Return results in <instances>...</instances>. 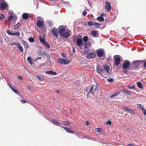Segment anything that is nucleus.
I'll list each match as a JSON object with an SVG mask.
<instances>
[{
    "label": "nucleus",
    "instance_id": "obj_1",
    "mask_svg": "<svg viewBox=\"0 0 146 146\" xmlns=\"http://www.w3.org/2000/svg\"><path fill=\"white\" fill-rule=\"evenodd\" d=\"M61 27L59 31L60 36L64 38H67L70 37L71 35V31L68 29L67 27L64 26H60Z\"/></svg>",
    "mask_w": 146,
    "mask_h": 146
},
{
    "label": "nucleus",
    "instance_id": "obj_2",
    "mask_svg": "<svg viewBox=\"0 0 146 146\" xmlns=\"http://www.w3.org/2000/svg\"><path fill=\"white\" fill-rule=\"evenodd\" d=\"M38 19L40 20H38L36 23V25L39 28H41L44 25V21L43 19L40 17H38Z\"/></svg>",
    "mask_w": 146,
    "mask_h": 146
},
{
    "label": "nucleus",
    "instance_id": "obj_3",
    "mask_svg": "<svg viewBox=\"0 0 146 146\" xmlns=\"http://www.w3.org/2000/svg\"><path fill=\"white\" fill-rule=\"evenodd\" d=\"M58 62L60 64H67L70 62V61L66 59L60 58L58 60Z\"/></svg>",
    "mask_w": 146,
    "mask_h": 146
},
{
    "label": "nucleus",
    "instance_id": "obj_4",
    "mask_svg": "<svg viewBox=\"0 0 146 146\" xmlns=\"http://www.w3.org/2000/svg\"><path fill=\"white\" fill-rule=\"evenodd\" d=\"M106 5L105 7V9L108 11L109 12L110 11L111 7L110 3L107 1L105 2Z\"/></svg>",
    "mask_w": 146,
    "mask_h": 146
},
{
    "label": "nucleus",
    "instance_id": "obj_5",
    "mask_svg": "<svg viewBox=\"0 0 146 146\" xmlns=\"http://www.w3.org/2000/svg\"><path fill=\"white\" fill-rule=\"evenodd\" d=\"M130 64L129 61L124 62L123 64V68L125 70L127 69L129 67Z\"/></svg>",
    "mask_w": 146,
    "mask_h": 146
},
{
    "label": "nucleus",
    "instance_id": "obj_6",
    "mask_svg": "<svg viewBox=\"0 0 146 146\" xmlns=\"http://www.w3.org/2000/svg\"><path fill=\"white\" fill-rule=\"evenodd\" d=\"M8 7V4L6 3H1L0 7L3 10L5 9L7 7Z\"/></svg>",
    "mask_w": 146,
    "mask_h": 146
},
{
    "label": "nucleus",
    "instance_id": "obj_7",
    "mask_svg": "<svg viewBox=\"0 0 146 146\" xmlns=\"http://www.w3.org/2000/svg\"><path fill=\"white\" fill-rule=\"evenodd\" d=\"M140 62L141 61L140 60H137L133 62V67L135 68H138Z\"/></svg>",
    "mask_w": 146,
    "mask_h": 146
},
{
    "label": "nucleus",
    "instance_id": "obj_8",
    "mask_svg": "<svg viewBox=\"0 0 146 146\" xmlns=\"http://www.w3.org/2000/svg\"><path fill=\"white\" fill-rule=\"evenodd\" d=\"M104 52V51L103 50H99L97 52V54L99 57H101L103 56Z\"/></svg>",
    "mask_w": 146,
    "mask_h": 146
},
{
    "label": "nucleus",
    "instance_id": "obj_9",
    "mask_svg": "<svg viewBox=\"0 0 146 146\" xmlns=\"http://www.w3.org/2000/svg\"><path fill=\"white\" fill-rule=\"evenodd\" d=\"M29 14L24 13L22 15V18L23 19L26 20L29 18Z\"/></svg>",
    "mask_w": 146,
    "mask_h": 146
},
{
    "label": "nucleus",
    "instance_id": "obj_10",
    "mask_svg": "<svg viewBox=\"0 0 146 146\" xmlns=\"http://www.w3.org/2000/svg\"><path fill=\"white\" fill-rule=\"evenodd\" d=\"M82 39L80 38H78L76 41V43L78 46H79L82 44Z\"/></svg>",
    "mask_w": 146,
    "mask_h": 146
},
{
    "label": "nucleus",
    "instance_id": "obj_11",
    "mask_svg": "<svg viewBox=\"0 0 146 146\" xmlns=\"http://www.w3.org/2000/svg\"><path fill=\"white\" fill-rule=\"evenodd\" d=\"M95 54L93 53H90L87 56V58L89 59L90 58H93L95 57Z\"/></svg>",
    "mask_w": 146,
    "mask_h": 146
},
{
    "label": "nucleus",
    "instance_id": "obj_12",
    "mask_svg": "<svg viewBox=\"0 0 146 146\" xmlns=\"http://www.w3.org/2000/svg\"><path fill=\"white\" fill-rule=\"evenodd\" d=\"M115 64L117 66H118L120 64L121 59L120 58L117 57L115 59Z\"/></svg>",
    "mask_w": 146,
    "mask_h": 146
},
{
    "label": "nucleus",
    "instance_id": "obj_13",
    "mask_svg": "<svg viewBox=\"0 0 146 146\" xmlns=\"http://www.w3.org/2000/svg\"><path fill=\"white\" fill-rule=\"evenodd\" d=\"M62 127L65 129L67 132L68 133H74V131H71L69 128H67L65 127Z\"/></svg>",
    "mask_w": 146,
    "mask_h": 146
},
{
    "label": "nucleus",
    "instance_id": "obj_14",
    "mask_svg": "<svg viewBox=\"0 0 146 146\" xmlns=\"http://www.w3.org/2000/svg\"><path fill=\"white\" fill-rule=\"evenodd\" d=\"M103 71V69L100 66H98L97 68V72L98 73L100 74Z\"/></svg>",
    "mask_w": 146,
    "mask_h": 146
},
{
    "label": "nucleus",
    "instance_id": "obj_15",
    "mask_svg": "<svg viewBox=\"0 0 146 146\" xmlns=\"http://www.w3.org/2000/svg\"><path fill=\"white\" fill-rule=\"evenodd\" d=\"M39 39L41 42L42 44L46 42L45 38L44 37H42L40 35L39 36Z\"/></svg>",
    "mask_w": 146,
    "mask_h": 146
},
{
    "label": "nucleus",
    "instance_id": "obj_16",
    "mask_svg": "<svg viewBox=\"0 0 146 146\" xmlns=\"http://www.w3.org/2000/svg\"><path fill=\"white\" fill-rule=\"evenodd\" d=\"M104 69L105 70H106L107 72L108 73V74H110L109 71V70L110 69L109 67L107 65H104Z\"/></svg>",
    "mask_w": 146,
    "mask_h": 146
},
{
    "label": "nucleus",
    "instance_id": "obj_17",
    "mask_svg": "<svg viewBox=\"0 0 146 146\" xmlns=\"http://www.w3.org/2000/svg\"><path fill=\"white\" fill-rule=\"evenodd\" d=\"M61 0H55V6L57 5V6H60L61 3Z\"/></svg>",
    "mask_w": 146,
    "mask_h": 146
},
{
    "label": "nucleus",
    "instance_id": "obj_18",
    "mask_svg": "<svg viewBox=\"0 0 146 146\" xmlns=\"http://www.w3.org/2000/svg\"><path fill=\"white\" fill-rule=\"evenodd\" d=\"M21 26V24L20 23H18L14 26V28L15 30L19 29Z\"/></svg>",
    "mask_w": 146,
    "mask_h": 146
},
{
    "label": "nucleus",
    "instance_id": "obj_19",
    "mask_svg": "<svg viewBox=\"0 0 146 146\" xmlns=\"http://www.w3.org/2000/svg\"><path fill=\"white\" fill-rule=\"evenodd\" d=\"M18 46V48L19 50L21 52H23V49L21 46V45L19 43L18 44V45H17Z\"/></svg>",
    "mask_w": 146,
    "mask_h": 146
},
{
    "label": "nucleus",
    "instance_id": "obj_20",
    "mask_svg": "<svg viewBox=\"0 0 146 146\" xmlns=\"http://www.w3.org/2000/svg\"><path fill=\"white\" fill-rule=\"evenodd\" d=\"M42 54L43 55H44L45 56H47V58H48L50 59V56L49 55L48 53L46 51H44L42 53Z\"/></svg>",
    "mask_w": 146,
    "mask_h": 146
},
{
    "label": "nucleus",
    "instance_id": "obj_21",
    "mask_svg": "<svg viewBox=\"0 0 146 146\" xmlns=\"http://www.w3.org/2000/svg\"><path fill=\"white\" fill-rule=\"evenodd\" d=\"M27 60L31 64L33 65V60L31 58V57L30 56H29L27 58Z\"/></svg>",
    "mask_w": 146,
    "mask_h": 146
},
{
    "label": "nucleus",
    "instance_id": "obj_22",
    "mask_svg": "<svg viewBox=\"0 0 146 146\" xmlns=\"http://www.w3.org/2000/svg\"><path fill=\"white\" fill-rule=\"evenodd\" d=\"M137 106L142 111H143V110H144V109H145L143 106H142L140 104H137Z\"/></svg>",
    "mask_w": 146,
    "mask_h": 146
},
{
    "label": "nucleus",
    "instance_id": "obj_23",
    "mask_svg": "<svg viewBox=\"0 0 146 146\" xmlns=\"http://www.w3.org/2000/svg\"><path fill=\"white\" fill-rule=\"evenodd\" d=\"M46 73L48 74L55 75V72L52 71H48L46 72Z\"/></svg>",
    "mask_w": 146,
    "mask_h": 146
},
{
    "label": "nucleus",
    "instance_id": "obj_24",
    "mask_svg": "<svg viewBox=\"0 0 146 146\" xmlns=\"http://www.w3.org/2000/svg\"><path fill=\"white\" fill-rule=\"evenodd\" d=\"M97 20L100 22H103L104 21V18L102 16H100L98 17Z\"/></svg>",
    "mask_w": 146,
    "mask_h": 146
},
{
    "label": "nucleus",
    "instance_id": "obj_25",
    "mask_svg": "<svg viewBox=\"0 0 146 146\" xmlns=\"http://www.w3.org/2000/svg\"><path fill=\"white\" fill-rule=\"evenodd\" d=\"M92 35L94 37H97V33L96 31H94L91 32V33Z\"/></svg>",
    "mask_w": 146,
    "mask_h": 146
},
{
    "label": "nucleus",
    "instance_id": "obj_26",
    "mask_svg": "<svg viewBox=\"0 0 146 146\" xmlns=\"http://www.w3.org/2000/svg\"><path fill=\"white\" fill-rule=\"evenodd\" d=\"M120 94V92H117L115 93L114 94H113L112 95H111L110 96V98H113L115 96H116Z\"/></svg>",
    "mask_w": 146,
    "mask_h": 146
},
{
    "label": "nucleus",
    "instance_id": "obj_27",
    "mask_svg": "<svg viewBox=\"0 0 146 146\" xmlns=\"http://www.w3.org/2000/svg\"><path fill=\"white\" fill-rule=\"evenodd\" d=\"M137 86L140 88H143L142 85L141 83L140 82H137Z\"/></svg>",
    "mask_w": 146,
    "mask_h": 146
},
{
    "label": "nucleus",
    "instance_id": "obj_28",
    "mask_svg": "<svg viewBox=\"0 0 146 146\" xmlns=\"http://www.w3.org/2000/svg\"><path fill=\"white\" fill-rule=\"evenodd\" d=\"M84 41L85 43L88 40V38L87 36H84L83 37Z\"/></svg>",
    "mask_w": 146,
    "mask_h": 146
},
{
    "label": "nucleus",
    "instance_id": "obj_29",
    "mask_svg": "<svg viewBox=\"0 0 146 146\" xmlns=\"http://www.w3.org/2000/svg\"><path fill=\"white\" fill-rule=\"evenodd\" d=\"M127 111L131 114H134L135 113L134 111L131 109L129 108Z\"/></svg>",
    "mask_w": 146,
    "mask_h": 146
},
{
    "label": "nucleus",
    "instance_id": "obj_30",
    "mask_svg": "<svg viewBox=\"0 0 146 146\" xmlns=\"http://www.w3.org/2000/svg\"><path fill=\"white\" fill-rule=\"evenodd\" d=\"M43 44L48 48L50 47L49 44L46 42L43 43Z\"/></svg>",
    "mask_w": 146,
    "mask_h": 146
},
{
    "label": "nucleus",
    "instance_id": "obj_31",
    "mask_svg": "<svg viewBox=\"0 0 146 146\" xmlns=\"http://www.w3.org/2000/svg\"><path fill=\"white\" fill-rule=\"evenodd\" d=\"M20 33L18 31L17 32L15 33H13V35H16V36H20Z\"/></svg>",
    "mask_w": 146,
    "mask_h": 146
},
{
    "label": "nucleus",
    "instance_id": "obj_32",
    "mask_svg": "<svg viewBox=\"0 0 146 146\" xmlns=\"http://www.w3.org/2000/svg\"><path fill=\"white\" fill-rule=\"evenodd\" d=\"M93 88L92 87H91L90 88L89 92H88L87 94V97H88L89 96V93H91L92 94H93L92 90H93Z\"/></svg>",
    "mask_w": 146,
    "mask_h": 146
},
{
    "label": "nucleus",
    "instance_id": "obj_33",
    "mask_svg": "<svg viewBox=\"0 0 146 146\" xmlns=\"http://www.w3.org/2000/svg\"><path fill=\"white\" fill-rule=\"evenodd\" d=\"M28 40L29 42H34L35 41L34 40L33 38L31 37H30L29 39Z\"/></svg>",
    "mask_w": 146,
    "mask_h": 146
},
{
    "label": "nucleus",
    "instance_id": "obj_34",
    "mask_svg": "<svg viewBox=\"0 0 146 146\" xmlns=\"http://www.w3.org/2000/svg\"><path fill=\"white\" fill-rule=\"evenodd\" d=\"M93 25L94 26V27H99L100 26V25L97 23H94Z\"/></svg>",
    "mask_w": 146,
    "mask_h": 146
},
{
    "label": "nucleus",
    "instance_id": "obj_35",
    "mask_svg": "<svg viewBox=\"0 0 146 146\" xmlns=\"http://www.w3.org/2000/svg\"><path fill=\"white\" fill-rule=\"evenodd\" d=\"M19 43L18 42H12L10 43V45L11 46L13 45H18Z\"/></svg>",
    "mask_w": 146,
    "mask_h": 146
},
{
    "label": "nucleus",
    "instance_id": "obj_36",
    "mask_svg": "<svg viewBox=\"0 0 146 146\" xmlns=\"http://www.w3.org/2000/svg\"><path fill=\"white\" fill-rule=\"evenodd\" d=\"M127 88L129 89H134L135 88V86L134 85H133L131 86L130 85H128L127 86Z\"/></svg>",
    "mask_w": 146,
    "mask_h": 146
},
{
    "label": "nucleus",
    "instance_id": "obj_37",
    "mask_svg": "<svg viewBox=\"0 0 146 146\" xmlns=\"http://www.w3.org/2000/svg\"><path fill=\"white\" fill-rule=\"evenodd\" d=\"M63 122V124L65 125H70V124L67 121H64Z\"/></svg>",
    "mask_w": 146,
    "mask_h": 146
},
{
    "label": "nucleus",
    "instance_id": "obj_38",
    "mask_svg": "<svg viewBox=\"0 0 146 146\" xmlns=\"http://www.w3.org/2000/svg\"><path fill=\"white\" fill-rule=\"evenodd\" d=\"M88 26H92L93 25L94 23L92 21H89L88 23Z\"/></svg>",
    "mask_w": 146,
    "mask_h": 146
},
{
    "label": "nucleus",
    "instance_id": "obj_39",
    "mask_svg": "<svg viewBox=\"0 0 146 146\" xmlns=\"http://www.w3.org/2000/svg\"><path fill=\"white\" fill-rule=\"evenodd\" d=\"M12 90L15 93L18 94L19 92L17 89H15L13 88V89H12Z\"/></svg>",
    "mask_w": 146,
    "mask_h": 146
},
{
    "label": "nucleus",
    "instance_id": "obj_40",
    "mask_svg": "<svg viewBox=\"0 0 146 146\" xmlns=\"http://www.w3.org/2000/svg\"><path fill=\"white\" fill-rule=\"evenodd\" d=\"M129 108L127 107L126 106H124L122 107L123 110L124 111H127V110H128Z\"/></svg>",
    "mask_w": 146,
    "mask_h": 146
},
{
    "label": "nucleus",
    "instance_id": "obj_41",
    "mask_svg": "<svg viewBox=\"0 0 146 146\" xmlns=\"http://www.w3.org/2000/svg\"><path fill=\"white\" fill-rule=\"evenodd\" d=\"M101 130V129L100 128H97L95 129V131L97 132H100Z\"/></svg>",
    "mask_w": 146,
    "mask_h": 146
},
{
    "label": "nucleus",
    "instance_id": "obj_42",
    "mask_svg": "<svg viewBox=\"0 0 146 146\" xmlns=\"http://www.w3.org/2000/svg\"><path fill=\"white\" fill-rule=\"evenodd\" d=\"M4 18V15L2 14L0 16V19L1 20H3Z\"/></svg>",
    "mask_w": 146,
    "mask_h": 146
},
{
    "label": "nucleus",
    "instance_id": "obj_43",
    "mask_svg": "<svg viewBox=\"0 0 146 146\" xmlns=\"http://www.w3.org/2000/svg\"><path fill=\"white\" fill-rule=\"evenodd\" d=\"M21 102L23 104H24L26 103H27L28 102V101H25L24 100H23L22 99L21 100Z\"/></svg>",
    "mask_w": 146,
    "mask_h": 146
},
{
    "label": "nucleus",
    "instance_id": "obj_44",
    "mask_svg": "<svg viewBox=\"0 0 146 146\" xmlns=\"http://www.w3.org/2000/svg\"><path fill=\"white\" fill-rule=\"evenodd\" d=\"M13 17L12 16H10L9 17L8 19L9 21H11V20L13 19Z\"/></svg>",
    "mask_w": 146,
    "mask_h": 146
},
{
    "label": "nucleus",
    "instance_id": "obj_45",
    "mask_svg": "<svg viewBox=\"0 0 146 146\" xmlns=\"http://www.w3.org/2000/svg\"><path fill=\"white\" fill-rule=\"evenodd\" d=\"M107 81L110 82H112L113 81V78H110L109 79H107Z\"/></svg>",
    "mask_w": 146,
    "mask_h": 146
},
{
    "label": "nucleus",
    "instance_id": "obj_46",
    "mask_svg": "<svg viewBox=\"0 0 146 146\" xmlns=\"http://www.w3.org/2000/svg\"><path fill=\"white\" fill-rule=\"evenodd\" d=\"M111 122L110 120L107 121L106 123V124H109L110 125H111Z\"/></svg>",
    "mask_w": 146,
    "mask_h": 146
},
{
    "label": "nucleus",
    "instance_id": "obj_47",
    "mask_svg": "<svg viewBox=\"0 0 146 146\" xmlns=\"http://www.w3.org/2000/svg\"><path fill=\"white\" fill-rule=\"evenodd\" d=\"M7 34L9 35H13V33H12L10 31H7Z\"/></svg>",
    "mask_w": 146,
    "mask_h": 146
},
{
    "label": "nucleus",
    "instance_id": "obj_48",
    "mask_svg": "<svg viewBox=\"0 0 146 146\" xmlns=\"http://www.w3.org/2000/svg\"><path fill=\"white\" fill-rule=\"evenodd\" d=\"M55 124H57V125L60 126V123L58 122L57 120H55Z\"/></svg>",
    "mask_w": 146,
    "mask_h": 146
},
{
    "label": "nucleus",
    "instance_id": "obj_49",
    "mask_svg": "<svg viewBox=\"0 0 146 146\" xmlns=\"http://www.w3.org/2000/svg\"><path fill=\"white\" fill-rule=\"evenodd\" d=\"M87 13V12L85 10L82 12V15L84 16H85L86 14Z\"/></svg>",
    "mask_w": 146,
    "mask_h": 146
},
{
    "label": "nucleus",
    "instance_id": "obj_50",
    "mask_svg": "<svg viewBox=\"0 0 146 146\" xmlns=\"http://www.w3.org/2000/svg\"><path fill=\"white\" fill-rule=\"evenodd\" d=\"M37 78L41 81L43 80V78H42L40 76H38Z\"/></svg>",
    "mask_w": 146,
    "mask_h": 146
},
{
    "label": "nucleus",
    "instance_id": "obj_51",
    "mask_svg": "<svg viewBox=\"0 0 146 146\" xmlns=\"http://www.w3.org/2000/svg\"><path fill=\"white\" fill-rule=\"evenodd\" d=\"M76 37L75 36H74L73 38V40L74 42H75L76 41Z\"/></svg>",
    "mask_w": 146,
    "mask_h": 146
},
{
    "label": "nucleus",
    "instance_id": "obj_52",
    "mask_svg": "<svg viewBox=\"0 0 146 146\" xmlns=\"http://www.w3.org/2000/svg\"><path fill=\"white\" fill-rule=\"evenodd\" d=\"M125 92L129 95H131V92L130 91H129L126 90V91H125Z\"/></svg>",
    "mask_w": 146,
    "mask_h": 146
},
{
    "label": "nucleus",
    "instance_id": "obj_53",
    "mask_svg": "<svg viewBox=\"0 0 146 146\" xmlns=\"http://www.w3.org/2000/svg\"><path fill=\"white\" fill-rule=\"evenodd\" d=\"M142 111H143V114L146 116V110L144 109V110H143Z\"/></svg>",
    "mask_w": 146,
    "mask_h": 146
},
{
    "label": "nucleus",
    "instance_id": "obj_54",
    "mask_svg": "<svg viewBox=\"0 0 146 146\" xmlns=\"http://www.w3.org/2000/svg\"><path fill=\"white\" fill-rule=\"evenodd\" d=\"M52 31L53 33V34L55 35V28L54 27L52 30Z\"/></svg>",
    "mask_w": 146,
    "mask_h": 146
},
{
    "label": "nucleus",
    "instance_id": "obj_55",
    "mask_svg": "<svg viewBox=\"0 0 146 146\" xmlns=\"http://www.w3.org/2000/svg\"><path fill=\"white\" fill-rule=\"evenodd\" d=\"M25 46H26L27 48H28L29 47V44L28 43H26L25 45H24Z\"/></svg>",
    "mask_w": 146,
    "mask_h": 146
},
{
    "label": "nucleus",
    "instance_id": "obj_56",
    "mask_svg": "<svg viewBox=\"0 0 146 146\" xmlns=\"http://www.w3.org/2000/svg\"><path fill=\"white\" fill-rule=\"evenodd\" d=\"M144 67L146 68V60L145 61L144 64Z\"/></svg>",
    "mask_w": 146,
    "mask_h": 146
},
{
    "label": "nucleus",
    "instance_id": "obj_57",
    "mask_svg": "<svg viewBox=\"0 0 146 146\" xmlns=\"http://www.w3.org/2000/svg\"><path fill=\"white\" fill-rule=\"evenodd\" d=\"M18 78L21 80H22L23 79V77L21 76H18Z\"/></svg>",
    "mask_w": 146,
    "mask_h": 146
},
{
    "label": "nucleus",
    "instance_id": "obj_58",
    "mask_svg": "<svg viewBox=\"0 0 146 146\" xmlns=\"http://www.w3.org/2000/svg\"><path fill=\"white\" fill-rule=\"evenodd\" d=\"M41 58L40 57H39L36 58V60H40L41 59Z\"/></svg>",
    "mask_w": 146,
    "mask_h": 146
},
{
    "label": "nucleus",
    "instance_id": "obj_59",
    "mask_svg": "<svg viewBox=\"0 0 146 146\" xmlns=\"http://www.w3.org/2000/svg\"><path fill=\"white\" fill-rule=\"evenodd\" d=\"M86 123L87 125H89V122L87 121H86Z\"/></svg>",
    "mask_w": 146,
    "mask_h": 146
},
{
    "label": "nucleus",
    "instance_id": "obj_60",
    "mask_svg": "<svg viewBox=\"0 0 146 146\" xmlns=\"http://www.w3.org/2000/svg\"><path fill=\"white\" fill-rule=\"evenodd\" d=\"M72 52H75V49L74 47H72Z\"/></svg>",
    "mask_w": 146,
    "mask_h": 146
},
{
    "label": "nucleus",
    "instance_id": "obj_61",
    "mask_svg": "<svg viewBox=\"0 0 146 146\" xmlns=\"http://www.w3.org/2000/svg\"><path fill=\"white\" fill-rule=\"evenodd\" d=\"M62 56H63V57H65V55L64 54V53H62Z\"/></svg>",
    "mask_w": 146,
    "mask_h": 146
},
{
    "label": "nucleus",
    "instance_id": "obj_62",
    "mask_svg": "<svg viewBox=\"0 0 146 146\" xmlns=\"http://www.w3.org/2000/svg\"><path fill=\"white\" fill-rule=\"evenodd\" d=\"M22 42H23V43L24 44V45H25V44L26 43L25 42V41L23 40L22 41Z\"/></svg>",
    "mask_w": 146,
    "mask_h": 146
},
{
    "label": "nucleus",
    "instance_id": "obj_63",
    "mask_svg": "<svg viewBox=\"0 0 146 146\" xmlns=\"http://www.w3.org/2000/svg\"><path fill=\"white\" fill-rule=\"evenodd\" d=\"M84 48L86 49L87 47V44L86 43L84 45Z\"/></svg>",
    "mask_w": 146,
    "mask_h": 146
},
{
    "label": "nucleus",
    "instance_id": "obj_64",
    "mask_svg": "<svg viewBox=\"0 0 146 146\" xmlns=\"http://www.w3.org/2000/svg\"><path fill=\"white\" fill-rule=\"evenodd\" d=\"M128 146H134L133 145L131 144H129Z\"/></svg>",
    "mask_w": 146,
    "mask_h": 146
}]
</instances>
